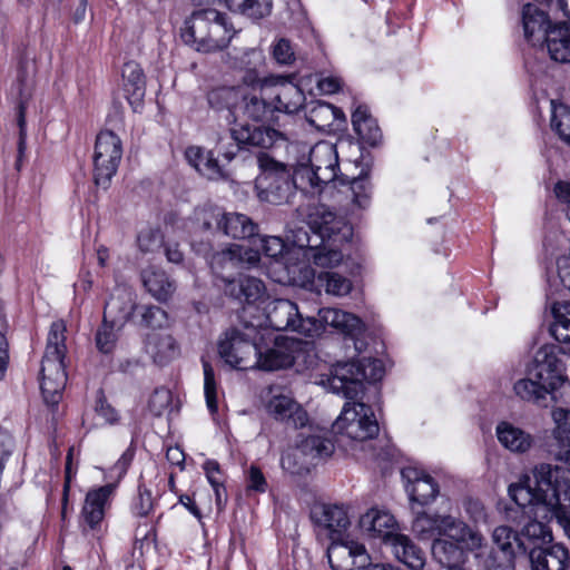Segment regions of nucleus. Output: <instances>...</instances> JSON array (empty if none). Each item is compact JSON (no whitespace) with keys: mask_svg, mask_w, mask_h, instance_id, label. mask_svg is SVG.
Listing matches in <instances>:
<instances>
[{"mask_svg":"<svg viewBox=\"0 0 570 570\" xmlns=\"http://www.w3.org/2000/svg\"><path fill=\"white\" fill-rule=\"evenodd\" d=\"M309 517L316 527H322L330 531L328 538L331 542L340 541L343 532H345L351 524L346 509L337 504L314 507Z\"/></svg>","mask_w":570,"mask_h":570,"instance_id":"obj_20","label":"nucleus"},{"mask_svg":"<svg viewBox=\"0 0 570 570\" xmlns=\"http://www.w3.org/2000/svg\"><path fill=\"white\" fill-rule=\"evenodd\" d=\"M387 544L395 558L411 570H421L425 564V553L413 540L403 533L386 535Z\"/></svg>","mask_w":570,"mask_h":570,"instance_id":"obj_27","label":"nucleus"},{"mask_svg":"<svg viewBox=\"0 0 570 570\" xmlns=\"http://www.w3.org/2000/svg\"><path fill=\"white\" fill-rule=\"evenodd\" d=\"M141 281L147 292L158 302H168L176 291V283L166 271L148 266L141 272Z\"/></svg>","mask_w":570,"mask_h":570,"instance_id":"obj_29","label":"nucleus"},{"mask_svg":"<svg viewBox=\"0 0 570 570\" xmlns=\"http://www.w3.org/2000/svg\"><path fill=\"white\" fill-rule=\"evenodd\" d=\"M279 138H283V135L274 128L243 124L230 128V141L219 139L210 150L189 146L186 148L185 156L188 163L208 179H227L229 174L226 166L240 153L252 147L272 148Z\"/></svg>","mask_w":570,"mask_h":570,"instance_id":"obj_3","label":"nucleus"},{"mask_svg":"<svg viewBox=\"0 0 570 570\" xmlns=\"http://www.w3.org/2000/svg\"><path fill=\"white\" fill-rule=\"evenodd\" d=\"M246 87L219 85L206 90L205 98L209 109L216 114L226 112V119L236 120L242 99L246 98Z\"/></svg>","mask_w":570,"mask_h":570,"instance_id":"obj_18","label":"nucleus"},{"mask_svg":"<svg viewBox=\"0 0 570 570\" xmlns=\"http://www.w3.org/2000/svg\"><path fill=\"white\" fill-rule=\"evenodd\" d=\"M10 362L9 342L3 332L0 331V381L6 376Z\"/></svg>","mask_w":570,"mask_h":570,"instance_id":"obj_61","label":"nucleus"},{"mask_svg":"<svg viewBox=\"0 0 570 570\" xmlns=\"http://www.w3.org/2000/svg\"><path fill=\"white\" fill-rule=\"evenodd\" d=\"M330 313L333 315L330 324L340 330L344 335L356 337L362 334L364 323L358 316L338 309H333Z\"/></svg>","mask_w":570,"mask_h":570,"instance_id":"obj_47","label":"nucleus"},{"mask_svg":"<svg viewBox=\"0 0 570 570\" xmlns=\"http://www.w3.org/2000/svg\"><path fill=\"white\" fill-rule=\"evenodd\" d=\"M344 557L346 561L351 558L366 556L365 546L356 541H333L327 548L326 556L332 570H352L348 563L336 562L334 556Z\"/></svg>","mask_w":570,"mask_h":570,"instance_id":"obj_39","label":"nucleus"},{"mask_svg":"<svg viewBox=\"0 0 570 570\" xmlns=\"http://www.w3.org/2000/svg\"><path fill=\"white\" fill-rule=\"evenodd\" d=\"M267 321L275 331H293L304 333L303 318L298 306L289 299H277L267 313Z\"/></svg>","mask_w":570,"mask_h":570,"instance_id":"obj_25","label":"nucleus"},{"mask_svg":"<svg viewBox=\"0 0 570 570\" xmlns=\"http://www.w3.org/2000/svg\"><path fill=\"white\" fill-rule=\"evenodd\" d=\"M226 7L253 20H261L272 12L273 0H224Z\"/></svg>","mask_w":570,"mask_h":570,"instance_id":"obj_45","label":"nucleus"},{"mask_svg":"<svg viewBox=\"0 0 570 570\" xmlns=\"http://www.w3.org/2000/svg\"><path fill=\"white\" fill-rule=\"evenodd\" d=\"M236 31L226 13L219 11V18L210 23L207 52H215L227 48Z\"/></svg>","mask_w":570,"mask_h":570,"instance_id":"obj_37","label":"nucleus"},{"mask_svg":"<svg viewBox=\"0 0 570 570\" xmlns=\"http://www.w3.org/2000/svg\"><path fill=\"white\" fill-rule=\"evenodd\" d=\"M361 522L363 525L368 524L367 530L372 532V535L383 539L385 544H387L386 535L396 534L392 531L396 521L389 512L372 509L362 517Z\"/></svg>","mask_w":570,"mask_h":570,"instance_id":"obj_42","label":"nucleus"},{"mask_svg":"<svg viewBox=\"0 0 570 570\" xmlns=\"http://www.w3.org/2000/svg\"><path fill=\"white\" fill-rule=\"evenodd\" d=\"M495 432L499 442L511 452L524 453L533 444V438L530 433L507 421L500 422Z\"/></svg>","mask_w":570,"mask_h":570,"instance_id":"obj_35","label":"nucleus"},{"mask_svg":"<svg viewBox=\"0 0 570 570\" xmlns=\"http://www.w3.org/2000/svg\"><path fill=\"white\" fill-rule=\"evenodd\" d=\"M252 345L245 335L232 327L223 333L217 343V352L225 364L235 370L246 368L245 362L250 354Z\"/></svg>","mask_w":570,"mask_h":570,"instance_id":"obj_17","label":"nucleus"},{"mask_svg":"<svg viewBox=\"0 0 570 570\" xmlns=\"http://www.w3.org/2000/svg\"><path fill=\"white\" fill-rule=\"evenodd\" d=\"M401 476L405 483V491L413 504L429 505L440 493L438 482L424 470L405 466L401 470Z\"/></svg>","mask_w":570,"mask_h":570,"instance_id":"obj_15","label":"nucleus"},{"mask_svg":"<svg viewBox=\"0 0 570 570\" xmlns=\"http://www.w3.org/2000/svg\"><path fill=\"white\" fill-rule=\"evenodd\" d=\"M549 331L551 336L557 342L567 344L570 347V331H564L558 321H553V323L550 325Z\"/></svg>","mask_w":570,"mask_h":570,"instance_id":"obj_63","label":"nucleus"},{"mask_svg":"<svg viewBox=\"0 0 570 570\" xmlns=\"http://www.w3.org/2000/svg\"><path fill=\"white\" fill-rule=\"evenodd\" d=\"M551 128L559 138L570 146V107L564 104H552Z\"/></svg>","mask_w":570,"mask_h":570,"instance_id":"obj_50","label":"nucleus"},{"mask_svg":"<svg viewBox=\"0 0 570 570\" xmlns=\"http://www.w3.org/2000/svg\"><path fill=\"white\" fill-rule=\"evenodd\" d=\"M137 245L142 253H154L164 245V235L159 227L141 229L137 236Z\"/></svg>","mask_w":570,"mask_h":570,"instance_id":"obj_51","label":"nucleus"},{"mask_svg":"<svg viewBox=\"0 0 570 570\" xmlns=\"http://www.w3.org/2000/svg\"><path fill=\"white\" fill-rule=\"evenodd\" d=\"M95 411L109 424H116L119 421L118 411L107 401L102 389L97 392Z\"/></svg>","mask_w":570,"mask_h":570,"instance_id":"obj_54","label":"nucleus"},{"mask_svg":"<svg viewBox=\"0 0 570 570\" xmlns=\"http://www.w3.org/2000/svg\"><path fill=\"white\" fill-rule=\"evenodd\" d=\"M66 363L41 361L40 367V391L43 402L50 412L48 429L56 441L59 423V403L67 384L68 375Z\"/></svg>","mask_w":570,"mask_h":570,"instance_id":"obj_10","label":"nucleus"},{"mask_svg":"<svg viewBox=\"0 0 570 570\" xmlns=\"http://www.w3.org/2000/svg\"><path fill=\"white\" fill-rule=\"evenodd\" d=\"M209 484L214 491L216 509L218 512H222L225 510L228 501L226 485L225 483L216 482L213 478H209Z\"/></svg>","mask_w":570,"mask_h":570,"instance_id":"obj_60","label":"nucleus"},{"mask_svg":"<svg viewBox=\"0 0 570 570\" xmlns=\"http://www.w3.org/2000/svg\"><path fill=\"white\" fill-rule=\"evenodd\" d=\"M552 414L557 423L553 431L559 446L557 459L569 468L537 464L533 480L528 474L521 475L517 483L509 485L508 493L528 522L549 524L556 519L570 540V410L558 407Z\"/></svg>","mask_w":570,"mask_h":570,"instance_id":"obj_1","label":"nucleus"},{"mask_svg":"<svg viewBox=\"0 0 570 570\" xmlns=\"http://www.w3.org/2000/svg\"><path fill=\"white\" fill-rule=\"evenodd\" d=\"M309 160L316 166L317 189L322 190L333 183L334 187L346 186L352 191V200L360 208H367L371 204L373 185L368 168H362L356 177L340 173L338 155L336 148L327 142L315 145L309 153Z\"/></svg>","mask_w":570,"mask_h":570,"instance_id":"obj_5","label":"nucleus"},{"mask_svg":"<svg viewBox=\"0 0 570 570\" xmlns=\"http://www.w3.org/2000/svg\"><path fill=\"white\" fill-rule=\"evenodd\" d=\"M73 454L75 446L71 445L68 448L66 454L65 470H63V484H62V493H61V511L60 519L62 522L67 521L68 511L72 510V504H70V492L72 482L78 473V462L73 464Z\"/></svg>","mask_w":570,"mask_h":570,"instance_id":"obj_43","label":"nucleus"},{"mask_svg":"<svg viewBox=\"0 0 570 570\" xmlns=\"http://www.w3.org/2000/svg\"><path fill=\"white\" fill-rule=\"evenodd\" d=\"M522 23L524 37L529 42L544 40L547 30L551 29L556 22H552L549 13L534 3H525L522 8Z\"/></svg>","mask_w":570,"mask_h":570,"instance_id":"obj_28","label":"nucleus"},{"mask_svg":"<svg viewBox=\"0 0 570 570\" xmlns=\"http://www.w3.org/2000/svg\"><path fill=\"white\" fill-rule=\"evenodd\" d=\"M256 364L259 370L268 372L294 367L302 373L313 366L314 356L308 342L278 335L273 347L258 351Z\"/></svg>","mask_w":570,"mask_h":570,"instance_id":"obj_8","label":"nucleus"},{"mask_svg":"<svg viewBox=\"0 0 570 570\" xmlns=\"http://www.w3.org/2000/svg\"><path fill=\"white\" fill-rule=\"evenodd\" d=\"M117 489V483H107L105 485L90 489L80 511V527L85 534L100 532L101 524L106 515V508L110 502Z\"/></svg>","mask_w":570,"mask_h":570,"instance_id":"obj_14","label":"nucleus"},{"mask_svg":"<svg viewBox=\"0 0 570 570\" xmlns=\"http://www.w3.org/2000/svg\"><path fill=\"white\" fill-rule=\"evenodd\" d=\"M67 323L56 320L50 324L47 335L45 354L41 361L66 363L67 356Z\"/></svg>","mask_w":570,"mask_h":570,"instance_id":"obj_34","label":"nucleus"},{"mask_svg":"<svg viewBox=\"0 0 570 570\" xmlns=\"http://www.w3.org/2000/svg\"><path fill=\"white\" fill-rule=\"evenodd\" d=\"M217 18H219V11L214 8L194 10L184 22L181 30L184 42L195 47L197 51L206 53L210 23Z\"/></svg>","mask_w":570,"mask_h":570,"instance_id":"obj_16","label":"nucleus"},{"mask_svg":"<svg viewBox=\"0 0 570 570\" xmlns=\"http://www.w3.org/2000/svg\"><path fill=\"white\" fill-rule=\"evenodd\" d=\"M442 531L439 538L448 539V541L468 546L470 549L481 547L482 537L473 531L464 521L445 514L443 518Z\"/></svg>","mask_w":570,"mask_h":570,"instance_id":"obj_30","label":"nucleus"},{"mask_svg":"<svg viewBox=\"0 0 570 570\" xmlns=\"http://www.w3.org/2000/svg\"><path fill=\"white\" fill-rule=\"evenodd\" d=\"M272 101L276 114L293 115L304 108L306 97L302 88L293 81H279L273 88Z\"/></svg>","mask_w":570,"mask_h":570,"instance_id":"obj_26","label":"nucleus"},{"mask_svg":"<svg viewBox=\"0 0 570 570\" xmlns=\"http://www.w3.org/2000/svg\"><path fill=\"white\" fill-rule=\"evenodd\" d=\"M191 220L197 229L213 236L248 240L250 244H256V236H259V226L249 216L227 212L224 207L210 202L197 206L193 212Z\"/></svg>","mask_w":570,"mask_h":570,"instance_id":"obj_6","label":"nucleus"},{"mask_svg":"<svg viewBox=\"0 0 570 570\" xmlns=\"http://www.w3.org/2000/svg\"><path fill=\"white\" fill-rule=\"evenodd\" d=\"M362 361L366 366V379H364V383H376L381 381L384 375L381 361L376 358H363Z\"/></svg>","mask_w":570,"mask_h":570,"instance_id":"obj_57","label":"nucleus"},{"mask_svg":"<svg viewBox=\"0 0 570 570\" xmlns=\"http://www.w3.org/2000/svg\"><path fill=\"white\" fill-rule=\"evenodd\" d=\"M257 165L255 189L259 200L272 205L289 203L298 187L292 168L264 151L257 154Z\"/></svg>","mask_w":570,"mask_h":570,"instance_id":"obj_7","label":"nucleus"},{"mask_svg":"<svg viewBox=\"0 0 570 570\" xmlns=\"http://www.w3.org/2000/svg\"><path fill=\"white\" fill-rule=\"evenodd\" d=\"M560 354L566 355V351L559 345L541 346L528 366L525 377L514 383L515 394L538 405H546L548 395L556 403H567L563 394L570 391V382L566 374V363Z\"/></svg>","mask_w":570,"mask_h":570,"instance_id":"obj_4","label":"nucleus"},{"mask_svg":"<svg viewBox=\"0 0 570 570\" xmlns=\"http://www.w3.org/2000/svg\"><path fill=\"white\" fill-rule=\"evenodd\" d=\"M267 412L276 420L302 429L308 422L307 412L292 397L284 394L274 395L266 404Z\"/></svg>","mask_w":570,"mask_h":570,"instance_id":"obj_23","label":"nucleus"},{"mask_svg":"<svg viewBox=\"0 0 570 570\" xmlns=\"http://www.w3.org/2000/svg\"><path fill=\"white\" fill-rule=\"evenodd\" d=\"M118 335L115 331V322L104 315L100 325L95 333V345L99 353L111 356L116 350Z\"/></svg>","mask_w":570,"mask_h":570,"instance_id":"obj_46","label":"nucleus"},{"mask_svg":"<svg viewBox=\"0 0 570 570\" xmlns=\"http://www.w3.org/2000/svg\"><path fill=\"white\" fill-rule=\"evenodd\" d=\"M307 226L312 235L301 230L295 234L294 243L299 248L325 247V244L332 239L335 240L334 237L341 232V222L336 214L325 207L316 208L308 215Z\"/></svg>","mask_w":570,"mask_h":570,"instance_id":"obj_12","label":"nucleus"},{"mask_svg":"<svg viewBox=\"0 0 570 570\" xmlns=\"http://www.w3.org/2000/svg\"><path fill=\"white\" fill-rule=\"evenodd\" d=\"M325 289L327 293L333 295H347L352 291V282L350 278L336 273V272H325Z\"/></svg>","mask_w":570,"mask_h":570,"instance_id":"obj_53","label":"nucleus"},{"mask_svg":"<svg viewBox=\"0 0 570 570\" xmlns=\"http://www.w3.org/2000/svg\"><path fill=\"white\" fill-rule=\"evenodd\" d=\"M178 503L181 504L198 521H202L203 513L200 508L197 505L194 495H189L187 493H179Z\"/></svg>","mask_w":570,"mask_h":570,"instance_id":"obj_62","label":"nucleus"},{"mask_svg":"<svg viewBox=\"0 0 570 570\" xmlns=\"http://www.w3.org/2000/svg\"><path fill=\"white\" fill-rule=\"evenodd\" d=\"M473 550L468 546L451 542L443 538L435 539L432 543L433 558L448 570L464 566L469 553Z\"/></svg>","mask_w":570,"mask_h":570,"instance_id":"obj_31","label":"nucleus"},{"mask_svg":"<svg viewBox=\"0 0 570 570\" xmlns=\"http://www.w3.org/2000/svg\"><path fill=\"white\" fill-rule=\"evenodd\" d=\"M264 283L252 276L239 277L226 283L225 293L240 304H254L265 293Z\"/></svg>","mask_w":570,"mask_h":570,"instance_id":"obj_32","label":"nucleus"},{"mask_svg":"<svg viewBox=\"0 0 570 570\" xmlns=\"http://www.w3.org/2000/svg\"><path fill=\"white\" fill-rule=\"evenodd\" d=\"M559 6L568 19L556 22L551 29H548L544 42L553 61L570 63V13L566 9L564 0H559Z\"/></svg>","mask_w":570,"mask_h":570,"instance_id":"obj_21","label":"nucleus"},{"mask_svg":"<svg viewBox=\"0 0 570 570\" xmlns=\"http://www.w3.org/2000/svg\"><path fill=\"white\" fill-rule=\"evenodd\" d=\"M296 449L312 460H326L333 455L335 444L331 436L298 433Z\"/></svg>","mask_w":570,"mask_h":570,"instance_id":"obj_33","label":"nucleus"},{"mask_svg":"<svg viewBox=\"0 0 570 570\" xmlns=\"http://www.w3.org/2000/svg\"><path fill=\"white\" fill-rule=\"evenodd\" d=\"M131 315L139 317L136 323L145 328L157 330L167 324V312L156 305H138L134 304L131 307Z\"/></svg>","mask_w":570,"mask_h":570,"instance_id":"obj_44","label":"nucleus"},{"mask_svg":"<svg viewBox=\"0 0 570 570\" xmlns=\"http://www.w3.org/2000/svg\"><path fill=\"white\" fill-rule=\"evenodd\" d=\"M443 518L444 515L438 513L416 512L412 522V531L419 539L432 540L434 542L435 539H440L439 535L443 525L441 521H443Z\"/></svg>","mask_w":570,"mask_h":570,"instance_id":"obj_41","label":"nucleus"},{"mask_svg":"<svg viewBox=\"0 0 570 570\" xmlns=\"http://www.w3.org/2000/svg\"><path fill=\"white\" fill-rule=\"evenodd\" d=\"M366 366L361 360L337 362L330 370L328 384L333 392L342 393L350 401L364 394Z\"/></svg>","mask_w":570,"mask_h":570,"instance_id":"obj_13","label":"nucleus"},{"mask_svg":"<svg viewBox=\"0 0 570 570\" xmlns=\"http://www.w3.org/2000/svg\"><path fill=\"white\" fill-rule=\"evenodd\" d=\"M249 249L239 244H229L225 248L215 252L210 256V268L218 273L227 267H243L244 263H248Z\"/></svg>","mask_w":570,"mask_h":570,"instance_id":"obj_36","label":"nucleus"},{"mask_svg":"<svg viewBox=\"0 0 570 570\" xmlns=\"http://www.w3.org/2000/svg\"><path fill=\"white\" fill-rule=\"evenodd\" d=\"M135 449L132 446H129L124 451V453L120 455V458L117 460V462L114 465V470L118 472V478L122 479L127 472L129 466L131 465L134 458H135Z\"/></svg>","mask_w":570,"mask_h":570,"instance_id":"obj_59","label":"nucleus"},{"mask_svg":"<svg viewBox=\"0 0 570 570\" xmlns=\"http://www.w3.org/2000/svg\"><path fill=\"white\" fill-rule=\"evenodd\" d=\"M318 87L324 94L332 95L341 90L342 83L338 78L327 77L318 82Z\"/></svg>","mask_w":570,"mask_h":570,"instance_id":"obj_64","label":"nucleus"},{"mask_svg":"<svg viewBox=\"0 0 570 570\" xmlns=\"http://www.w3.org/2000/svg\"><path fill=\"white\" fill-rule=\"evenodd\" d=\"M204 371V394L206 406L212 415L218 413V385L215 379V371L209 361L202 358Z\"/></svg>","mask_w":570,"mask_h":570,"instance_id":"obj_48","label":"nucleus"},{"mask_svg":"<svg viewBox=\"0 0 570 570\" xmlns=\"http://www.w3.org/2000/svg\"><path fill=\"white\" fill-rule=\"evenodd\" d=\"M273 57L281 65H291L295 60V52L291 41L281 38L273 47Z\"/></svg>","mask_w":570,"mask_h":570,"instance_id":"obj_55","label":"nucleus"},{"mask_svg":"<svg viewBox=\"0 0 570 570\" xmlns=\"http://www.w3.org/2000/svg\"><path fill=\"white\" fill-rule=\"evenodd\" d=\"M268 488L266 478L259 466L252 464L247 474V491L265 493Z\"/></svg>","mask_w":570,"mask_h":570,"instance_id":"obj_56","label":"nucleus"},{"mask_svg":"<svg viewBox=\"0 0 570 570\" xmlns=\"http://www.w3.org/2000/svg\"><path fill=\"white\" fill-rule=\"evenodd\" d=\"M156 501L153 498V492L146 487L145 483H139L137 488V494L130 502V513L135 518H147L154 512Z\"/></svg>","mask_w":570,"mask_h":570,"instance_id":"obj_49","label":"nucleus"},{"mask_svg":"<svg viewBox=\"0 0 570 570\" xmlns=\"http://www.w3.org/2000/svg\"><path fill=\"white\" fill-rule=\"evenodd\" d=\"M122 89L129 106L136 112L144 106L146 95V75L136 61H127L122 68Z\"/></svg>","mask_w":570,"mask_h":570,"instance_id":"obj_24","label":"nucleus"},{"mask_svg":"<svg viewBox=\"0 0 570 570\" xmlns=\"http://www.w3.org/2000/svg\"><path fill=\"white\" fill-rule=\"evenodd\" d=\"M245 96L246 98L242 99V104L238 108L242 110L244 116L256 122H271L273 125H265V127L275 129V126H279L278 116L273 106V101H266V99L262 97V94L258 95L255 89L249 90L247 87ZM261 126H264V124ZM278 131L283 135V138H279L278 140H285V135L279 129Z\"/></svg>","mask_w":570,"mask_h":570,"instance_id":"obj_22","label":"nucleus"},{"mask_svg":"<svg viewBox=\"0 0 570 570\" xmlns=\"http://www.w3.org/2000/svg\"><path fill=\"white\" fill-rule=\"evenodd\" d=\"M146 350L158 365H165L175 356L177 344L175 338L167 334H151L147 336Z\"/></svg>","mask_w":570,"mask_h":570,"instance_id":"obj_40","label":"nucleus"},{"mask_svg":"<svg viewBox=\"0 0 570 570\" xmlns=\"http://www.w3.org/2000/svg\"><path fill=\"white\" fill-rule=\"evenodd\" d=\"M493 547L485 559L487 570H515L519 557L528 558L532 570H568L570 557L561 543H553L549 524L527 522L520 531L499 525L492 533Z\"/></svg>","mask_w":570,"mask_h":570,"instance_id":"obj_2","label":"nucleus"},{"mask_svg":"<svg viewBox=\"0 0 570 570\" xmlns=\"http://www.w3.org/2000/svg\"><path fill=\"white\" fill-rule=\"evenodd\" d=\"M336 426L356 441L372 440L380 433V425L372 407L363 402H346L336 421Z\"/></svg>","mask_w":570,"mask_h":570,"instance_id":"obj_11","label":"nucleus"},{"mask_svg":"<svg viewBox=\"0 0 570 570\" xmlns=\"http://www.w3.org/2000/svg\"><path fill=\"white\" fill-rule=\"evenodd\" d=\"M122 141L110 129H101L95 140L94 148V183L97 187L108 189L112 177L117 174L122 158Z\"/></svg>","mask_w":570,"mask_h":570,"instance_id":"obj_9","label":"nucleus"},{"mask_svg":"<svg viewBox=\"0 0 570 570\" xmlns=\"http://www.w3.org/2000/svg\"><path fill=\"white\" fill-rule=\"evenodd\" d=\"M312 173H316V166H313L309 159L307 164H298L292 169V175L298 185L297 189L306 190L308 187L317 189L316 177Z\"/></svg>","mask_w":570,"mask_h":570,"instance_id":"obj_52","label":"nucleus"},{"mask_svg":"<svg viewBox=\"0 0 570 570\" xmlns=\"http://www.w3.org/2000/svg\"><path fill=\"white\" fill-rule=\"evenodd\" d=\"M255 245H258L256 249L249 248L248 263L258 262L262 254L275 262L284 263L287 245L283 238L278 236H262L259 234V236H256Z\"/></svg>","mask_w":570,"mask_h":570,"instance_id":"obj_38","label":"nucleus"},{"mask_svg":"<svg viewBox=\"0 0 570 570\" xmlns=\"http://www.w3.org/2000/svg\"><path fill=\"white\" fill-rule=\"evenodd\" d=\"M352 126L357 136L360 158L366 147H379L383 141V134L377 120L371 115L370 108L361 104L352 112Z\"/></svg>","mask_w":570,"mask_h":570,"instance_id":"obj_19","label":"nucleus"},{"mask_svg":"<svg viewBox=\"0 0 570 570\" xmlns=\"http://www.w3.org/2000/svg\"><path fill=\"white\" fill-rule=\"evenodd\" d=\"M203 470L207 481L209 482V478H213L216 482H226L225 472L222 470L218 461L214 459H208L203 463Z\"/></svg>","mask_w":570,"mask_h":570,"instance_id":"obj_58","label":"nucleus"}]
</instances>
